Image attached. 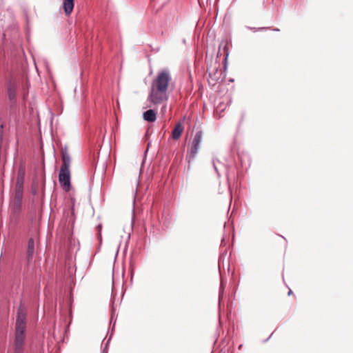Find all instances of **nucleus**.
Segmentation results:
<instances>
[{
    "instance_id": "nucleus-1",
    "label": "nucleus",
    "mask_w": 353,
    "mask_h": 353,
    "mask_svg": "<svg viewBox=\"0 0 353 353\" xmlns=\"http://www.w3.org/2000/svg\"><path fill=\"white\" fill-rule=\"evenodd\" d=\"M172 83V76L168 68H164L159 71L153 79L148 101L152 105H163L161 112L163 114L166 111V103L169 99L168 89Z\"/></svg>"
},
{
    "instance_id": "nucleus-2",
    "label": "nucleus",
    "mask_w": 353,
    "mask_h": 353,
    "mask_svg": "<svg viewBox=\"0 0 353 353\" xmlns=\"http://www.w3.org/2000/svg\"><path fill=\"white\" fill-rule=\"evenodd\" d=\"M27 312L22 303L17 312L12 344L13 353H26Z\"/></svg>"
},
{
    "instance_id": "nucleus-3",
    "label": "nucleus",
    "mask_w": 353,
    "mask_h": 353,
    "mask_svg": "<svg viewBox=\"0 0 353 353\" xmlns=\"http://www.w3.org/2000/svg\"><path fill=\"white\" fill-rule=\"evenodd\" d=\"M62 165L59 170V181L63 188H67L68 190L70 186V157L67 151L61 152Z\"/></svg>"
},
{
    "instance_id": "nucleus-4",
    "label": "nucleus",
    "mask_w": 353,
    "mask_h": 353,
    "mask_svg": "<svg viewBox=\"0 0 353 353\" xmlns=\"http://www.w3.org/2000/svg\"><path fill=\"white\" fill-rule=\"evenodd\" d=\"M202 134H195L193 139L190 141L187 154L185 156V160L188 162L189 164L196 157L202 143Z\"/></svg>"
},
{
    "instance_id": "nucleus-5",
    "label": "nucleus",
    "mask_w": 353,
    "mask_h": 353,
    "mask_svg": "<svg viewBox=\"0 0 353 353\" xmlns=\"http://www.w3.org/2000/svg\"><path fill=\"white\" fill-rule=\"evenodd\" d=\"M34 253V241L32 238H30L28 241V248L26 258L28 262L32 260Z\"/></svg>"
},
{
    "instance_id": "nucleus-6",
    "label": "nucleus",
    "mask_w": 353,
    "mask_h": 353,
    "mask_svg": "<svg viewBox=\"0 0 353 353\" xmlns=\"http://www.w3.org/2000/svg\"><path fill=\"white\" fill-rule=\"evenodd\" d=\"M74 0H63V8L65 15H70L73 10Z\"/></svg>"
},
{
    "instance_id": "nucleus-7",
    "label": "nucleus",
    "mask_w": 353,
    "mask_h": 353,
    "mask_svg": "<svg viewBox=\"0 0 353 353\" xmlns=\"http://www.w3.org/2000/svg\"><path fill=\"white\" fill-rule=\"evenodd\" d=\"M143 117L147 121L154 122L157 119V112L153 109L148 110L143 112Z\"/></svg>"
},
{
    "instance_id": "nucleus-8",
    "label": "nucleus",
    "mask_w": 353,
    "mask_h": 353,
    "mask_svg": "<svg viewBox=\"0 0 353 353\" xmlns=\"http://www.w3.org/2000/svg\"><path fill=\"white\" fill-rule=\"evenodd\" d=\"M22 201L13 200L11 203V210L15 215H19L21 209Z\"/></svg>"
},
{
    "instance_id": "nucleus-9",
    "label": "nucleus",
    "mask_w": 353,
    "mask_h": 353,
    "mask_svg": "<svg viewBox=\"0 0 353 353\" xmlns=\"http://www.w3.org/2000/svg\"><path fill=\"white\" fill-rule=\"evenodd\" d=\"M23 194V187L21 186V182L15 185L14 197L13 200L22 201Z\"/></svg>"
},
{
    "instance_id": "nucleus-10",
    "label": "nucleus",
    "mask_w": 353,
    "mask_h": 353,
    "mask_svg": "<svg viewBox=\"0 0 353 353\" xmlns=\"http://www.w3.org/2000/svg\"><path fill=\"white\" fill-rule=\"evenodd\" d=\"M17 86L14 83H10L8 87V95L10 100H14L16 97Z\"/></svg>"
},
{
    "instance_id": "nucleus-11",
    "label": "nucleus",
    "mask_w": 353,
    "mask_h": 353,
    "mask_svg": "<svg viewBox=\"0 0 353 353\" xmlns=\"http://www.w3.org/2000/svg\"><path fill=\"white\" fill-rule=\"evenodd\" d=\"M238 157L239 161H241V165L244 166L246 165L245 161H248V166H250V157L248 154L242 153L239 154Z\"/></svg>"
},
{
    "instance_id": "nucleus-12",
    "label": "nucleus",
    "mask_w": 353,
    "mask_h": 353,
    "mask_svg": "<svg viewBox=\"0 0 353 353\" xmlns=\"http://www.w3.org/2000/svg\"><path fill=\"white\" fill-rule=\"evenodd\" d=\"M23 178H24V170L22 168H20L18 172V176L17 179L16 185H18L19 182L21 183V186L23 187Z\"/></svg>"
},
{
    "instance_id": "nucleus-13",
    "label": "nucleus",
    "mask_w": 353,
    "mask_h": 353,
    "mask_svg": "<svg viewBox=\"0 0 353 353\" xmlns=\"http://www.w3.org/2000/svg\"><path fill=\"white\" fill-rule=\"evenodd\" d=\"M150 134H145L144 137L143 138V139L145 141H148V143H147V148H146V150H145V152H144L145 155V154H146V153L148 152V149H149V148H150V144H151V142H150V141H148V139H149V135H150Z\"/></svg>"
},
{
    "instance_id": "nucleus-14",
    "label": "nucleus",
    "mask_w": 353,
    "mask_h": 353,
    "mask_svg": "<svg viewBox=\"0 0 353 353\" xmlns=\"http://www.w3.org/2000/svg\"><path fill=\"white\" fill-rule=\"evenodd\" d=\"M183 128L180 123H178L174 128L172 130V132H183Z\"/></svg>"
},
{
    "instance_id": "nucleus-15",
    "label": "nucleus",
    "mask_w": 353,
    "mask_h": 353,
    "mask_svg": "<svg viewBox=\"0 0 353 353\" xmlns=\"http://www.w3.org/2000/svg\"><path fill=\"white\" fill-rule=\"evenodd\" d=\"M216 161L219 162V160L214 159L213 161H212V164H213V167H214V169L215 172L217 173V175L219 176V173L218 172V169H217L216 164Z\"/></svg>"
},
{
    "instance_id": "nucleus-16",
    "label": "nucleus",
    "mask_w": 353,
    "mask_h": 353,
    "mask_svg": "<svg viewBox=\"0 0 353 353\" xmlns=\"http://www.w3.org/2000/svg\"><path fill=\"white\" fill-rule=\"evenodd\" d=\"M182 134H172V139H174V140H178L181 136Z\"/></svg>"
},
{
    "instance_id": "nucleus-17",
    "label": "nucleus",
    "mask_w": 353,
    "mask_h": 353,
    "mask_svg": "<svg viewBox=\"0 0 353 353\" xmlns=\"http://www.w3.org/2000/svg\"><path fill=\"white\" fill-rule=\"evenodd\" d=\"M3 134H0V148H2V143H3Z\"/></svg>"
},
{
    "instance_id": "nucleus-18",
    "label": "nucleus",
    "mask_w": 353,
    "mask_h": 353,
    "mask_svg": "<svg viewBox=\"0 0 353 353\" xmlns=\"http://www.w3.org/2000/svg\"><path fill=\"white\" fill-rule=\"evenodd\" d=\"M114 305H112V315H111V320H110V322L112 321V319L114 317Z\"/></svg>"
},
{
    "instance_id": "nucleus-19",
    "label": "nucleus",
    "mask_w": 353,
    "mask_h": 353,
    "mask_svg": "<svg viewBox=\"0 0 353 353\" xmlns=\"http://www.w3.org/2000/svg\"><path fill=\"white\" fill-rule=\"evenodd\" d=\"M108 343V342L106 343V345H105V347L103 348V350L101 353H108V350H107Z\"/></svg>"
},
{
    "instance_id": "nucleus-20",
    "label": "nucleus",
    "mask_w": 353,
    "mask_h": 353,
    "mask_svg": "<svg viewBox=\"0 0 353 353\" xmlns=\"http://www.w3.org/2000/svg\"><path fill=\"white\" fill-rule=\"evenodd\" d=\"M292 293V290L290 289L288 292V295H290Z\"/></svg>"
},
{
    "instance_id": "nucleus-21",
    "label": "nucleus",
    "mask_w": 353,
    "mask_h": 353,
    "mask_svg": "<svg viewBox=\"0 0 353 353\" xmlns=\"http://www.w3.org/2000/svg\"><path fill=\"white\" fill-rule=\"evenodd\" d=\"M272 334L273 333L270 334V336L265 341H267L271 337V336H272Z\"/></svg>"
},
{
    "instance_id": "nucleus-22",
    "label": "nucleus",
    "mask_w": 353,
    "mask_h": 353,
    "mask_svg": "<svg viewBox=\"0 0 353 353\" xmlns=\"http://www.w3.org/2000/svg\"><path fill=\"white\" fill-rule=\"evenodd\" d=\"M98 228H99V230H101V225H98Z\"/></svg>"
},
{
    "instance_id": "nucleus-23",
    "label": "nucleus",
    "mask_w": 353,
    "mask_h": 353,
    "mask_svg": "<svg viewBox=\"0 0 353 353\" xmlns=\"http://www.w3.org/2000/svg\"><path fill=\"white\" fill-rule=\"evenodd\" d=\"M241 347H242V345L241 344V345L239 346V349L240 350Z\"/></svg>"
},
{
    "instance_id": "nucleus-24",
    "label": "nucleus",
    "mask_w": 353,
    "mask_h": 353,
    "mask_svg": "<svg viewBox=\"0 0 353 353\" xmlns=\"http://www.w3.org/2000/svg\"><path fill=\"white\" fill-rule=\"evenodd\" d=\"M274 31H279V29H277V28L274 29Z\"/></svg>"
},
{
    "instance_id": "nucleus-25",
    "label": "nucleus",
    "mask_w": 353,
    "mask_h": 353,
    "mask_svg": "<svg viewBox=\"0 0 353 353\" xmlns=\"http://www.w3.org/2000/svg\"><path fill=\"white\" fill-rule=\"evenodd\" d=\"M252 30H254V31H256V29L255 28H251Z\"/></svg>"
},
{
    "instance_id": "nucleus-26",
    "label": "nucleus",
    "mask_w": 353,
    "mask_h": 353,
    "mask_svg": "<svg viewBox=\"0 0 353 353\" xmlns=\"http://www.w3.org/2000/svg\"><path fill=\"white\" fill-rule=\"evenodd\" d=\"M264 29V28H259L258 30H263Z\"/></svg>"
},
{
    "instance_id": "nucleus-27",
    "label": "nucleus",
    "mask_w": 353,
    "mask_h": 353,
    "mask_svg": "<svg viewBox=\"0 0 353 353\" xmlns=\"http://www.w3.org/2000/svg\"><path fill=\"white\" fill-rule=\"evenodd\" d=\"M51 135H52V139H53V138H54V137H53L54 134H53V133H51Z\"/></svg>"
}]
</instances>
